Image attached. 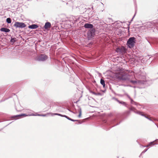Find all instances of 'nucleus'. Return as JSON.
<instances>
[{"mask_svg": "<svg viewBox=\"0 0 158 158\" xmlns=\"http://www.w3.org/2000/svg\"><path fill=\"white\" fill-rule=\"evenodd\" d=\"M84 26L86 28H92L94 27L92 24L89 23L85 24Z\"/></svg>", "mask_w": 158, "mask_h": 158, "instance_id": "6", "label": "nucleus"}, {"mask_svg": "<svg viewBox=\"0 0 158 158\" xmlns=\"http://www.w3.org/2000/svg\"><path fill=\"white\" fill-rule=\"evenodd\" d=\"M47 59V56L45 55H41L38 56L37 60L40 61H44Z\"/></svg>", "mask_w": 158, "mask_h": 158, "instance_id": "5", "label": "nucleus"}, {"mask_svg": "<svg viewBox=\"0 0 158 158\" xmlns=\"http://www.w3.org/2000/svg\"><path fill=\"white\" fill-rule=\"evenodd\" d=\"M14 26L16 28H24L25 27L26 25L23 23L19 22H16L15 23Z\"/></svg>", "mask_w": 158, "mask_h": 158, "instance_id": "4", "label": "nucleus"}, {"mask_svg": "<svg viewBox=\"0 0 158 158\" xmlns=\"http://www.w3.org/2000/svg\"><path fill=\"white\" fill-rule=\"evenodd\" d=\"M126 51V50L123 46H122L121 48H117L116 49V52L119 53H121L123 54L125 53Z\"/></svg>", "mask_w": 158, "mask_h": 158, "instance_id": "3", "label": "nucleus"}, {"mask_svg": "<svg viewBox=\"0 0 158 158\" xmlns=\"http://www.w3.org/2000/svg\"><path fill=\"white\" fill-rule=\"evenodd\" d=\"M154 23H148V25H149L150 26H151V27H153V26L154 25Z\"/></svg>", "mask_w": 158, "mask_h": 158, "instance_id": "15", "label": "nucleus"}, {"mask_svg": "<svg viewBox=\"0 0 158 158\" xmlns=\"http://www.w3.org/2000/svg\"><path fill=\"white\" fill-rule=\"evenodd\" d=\"M147 149H145L142 152V153H144L145 152H146L147 150Z\"/></svg>", "mask_w": 158, "mask_h": 158, "instance_id": "21", "label": "nucleus"}, {"mask_svg": "<svg viewBox=\"0 0 158 158\" xmlns=\"http://www.w3.org/2000/svg\"><path fill=\"white\" fill-rule=\"evenodd\" d=\"M145 117L146 118H147L148 119H149V120H151L149 118H148L147 117H146V116H145Z\"/></svg>", "mask_w": 158, "mask_h": 158, "instance_id": "24", "label": "nucleus"}, {"mask_svg": "<svg viewBox=\"0 0 158 158\" xmlns=\"http://www.w3.org/2000/svg\"><path fill=\"white\" fill-rule=\"evenodd\" d=\"M6 22L8 23H11V20L10 18H8L6 19Z\"/></svg>", "mask_w": 158, "mask_h": 158, "instance_id": "13", "label": "nucleus"}, {"mask_svg": "<svg viewBox=\"0 0 158 158\" xmlns=\"http://www.w3.org/2000/svg\"><path fill=\"white\" fill-rule=\"evenodd\" d=\"M152 144H153V142H151L150 143V144H149L148 145H147L146 147H149V146H150L151 145H152Z\"/></svg>", "mask_w": 158, "mask_h": 158, "instance_id": "18", "label": "nucleus"}, {"mask_svg": "<svg viewBox=\"0 0 158 158\" xmlns=\"http://www.w3.org/2000/svg\"><path fill=\"white\" fill-rule=\"evenodd\" d=\"M81 111H80L79 114L78 115V117H80L81 116Z\"/></svg>", "mask_w": 158, "mask_h": 158, "instance_id": "20", "label": "nucleus"}, {"mask_svg": "<svg viewBox=\"0 0 158 158\" xmlns=\"http://www.w3.org/2000/svg\"><path fill=\"white\" fill-rule=\"evenodd\" d=\"M118 75L120 76H118L119 78L121 80H126L129 78V75L128 74H123L121 72L119 73Z\"/></svg>", "mask_w": 158, "mask_h": 158, "instance_id": "2", "label": "nucleus"}, {"mask_svg": "<svg viewBox=\"0 0 158 158\" xmlns=\"http://www.w3.org/2000/svg\"><path fill=\"white\" fill-rule=\"evenodd\" d=\"M55 114V115H60V116H61V114Z\"/></svg>", "mask_w": 158, "mask_h": 158, "instance_id": "23", "label": "nucleus"}, {"mask_svg": "<svg viewBox=\"0 0 158 158\" xmlns=\"http://www.w3.org/2000/svg\"><path fill=\"white\" fill-rule=\"evenodd\" d=\"M0 30L3 32H9L10 31V30L9 29L7 28H6L2 27V28Z\"/></svg>", "mask_w": 158, "mask_h": 158, "instance_id": "8", "label": "nucleus"}, {"mask_svg": "<svg viewBox=\"0 0 158 158\" xmlns=\"http://www.w3.org/2000/svg\"><path fill=\"white\" fill-rule=\"evenodd\" d=\"M64 117H65L66 118L68 119H69L70 120L72 121L75 122V121H78L79 122H80L78 120H74V119H72L70 118H69V117H68L67 116L65 115H64Z\"/></svg>", "mask_w": 158, "mask_h": 158, "instance_id": "11", "label": "nucleus"}, {"mask_svg": "<svg viewBox=\"0 0 158 158\" xmlns=\"http://www.w3.org/2000/svg\"><path fill=\"white\" fill-rule=\"evenodd\" d=\"M134 37H132L130 38L128 40L127 43V45L130 48H133L135 43Z\"/></svg>", "mask_w": 158, "mask_h": 158, "instance_id": "1", "label": "nucleus"}, {"mask_svg": "<svg viewBox=\"0 0 158 158\" xmlns=\"http://www.w3.org/2000/svg\"><path fill=\"white\" fill-rule=\"evenodd\" d=\"M91 93L92 94H94V95H97V94H96V93H95V92H91Z\"/></svg>", "mask_w": 158, "mask_h": 158, "instance_id": "22", "label": "nucleus"}, {"mask_svg": "<svg viewBox=\"0 0 158 158\" xmlns=\"http://www.w3.org/2000/svg\"><path fill=\"white\" fill-rule=\"evenodd\" d=\"M51 27V24L49 22H47L45 23L44 28L45 29H48L50 28Z\"/></svg>", "mask_w": 158, "mask_h": 158, "instance_id": "7", "label": "nucleus"}, {"mask_svg": "<svg viewBox=\"0 0 158 158\" xmlns=\"http://www.w3.org/2000/svg\"><path fill=\"white\" fill-rule=\"evenodd\" d=\"M38 27V26L37 25L34 24L29 26L28 27L29 28L34 29L37 28Z\"/></svg>", "mask_w": 158, "mask_h": 158, "instance_id": "9", "label": "nucleus"}, {"mask_svg": "<svg viewBox=\"0 0 158 158\" xmlns=\"http://www.w3.org/2000/svg\"><path fill=\"white\" fill-rule=\"evenodd\" d=\"M118 102L119 103L121 104H122L123 105H125V106L126 105V102H120V101H118Z\"/></svg>", "mask_w": 158, "mask_h": 158, "instance_id": "14", "label": "nucleus"}, {"mask_svg": "<svg viewBox=\"0 0 158 158\" xmlns=\"http://www.w3.org/2000/svg\"><path fill=\"white\" fill-rule=\"evenodd\" d=\"M28 115H29V116H32V115H34L33 114H30L29 115H26L25 114H21V115H16V116H15V117H21V116H28Z\"/></svg>", "mask_w": 158, "mask_h": 158, "instance_id": "10", "label": "nucleus"}, {"mask_svg": "<svg viewBox=\"0 0 158 158\" xmlns=\"http://www.w3.org/2000/svg\"><path fill=\"white\" fill-rule=\"evenodd\" d=\"M137 113H138V114H139L141 115H142V116H144V115L143 114H141V113H142V112H137Z\"/></svg>", "mask_w": 158, "mask_h": 158, "instance_id": "17", "label": "nucleus"}, {"mask_svg": "<svg viewBox=\"0 0 158 158\" xmlns=\"http://www.w3.org/2000/svg\"><path fill=\"white\" fill-rule=\"evenodd\" d=\"M38 115L42 116H45L46 114H38Z\"/></svg>", "mask_w": 158, "mask_h": 158, "instance_id": "19", "label": "nucleus"}, {"mask_svg": "<svg viewBox=\"0 0 158 158\" xmlns=\"http://www.w3.org/2000/svg\"><path fill=\"white\" fill-rule=\"evenodd\" d=\"M133 84H135L136 83V81H130Z\"/></svg>", "mask_w": 158, "mask_h": 158, "instance_id": "16", "label": "nucleus"}, {"mask_svg": "<svg viewBox=\"0 0 158 158\" xmlns=\"http://www.w3.org/2000/svg\"><path fill=\"white\" fill-rule=\"evenodd\" d=\"M100 83L101 84L103 85V87L104 88L105 86V84L104 80L102 79H101L100 80Z\"/></svg>", "mask_w": 158, "mask_h": 158, "instance_id": "12", "label": "nucleus"}]
</instances>
